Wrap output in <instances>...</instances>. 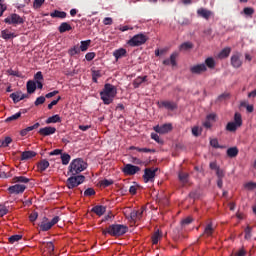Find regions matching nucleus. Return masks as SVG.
I'll return each mask as SVG.
<instances>
[{
	"mask_svg": "<svg viewBox=\"0 0 256 256\" xmlns=\"http://www.w3.org/2000/svg\"><path fill=\"white\" fill-rule=\"evenodd\" d=\"M4 23H7V25H23L25 19L19 16V14L13 13L4 19Z\"/></svg>",
	"mask_w": 256,
	"mask_h": 256,
	"instance_id": "0eeeda50",
	"label": "nucleus"
},
{
	"mask_svg": "<svg viewBox=\"0 0 256 256\" xmlns=\"http://www.w3.org/2000/svg\"><path fill=\"white\" fill-rule=\"evenodd\" d=\"M230 63L234 69H239L243 65V60H241V53L235 52L232 54Z\"/></svg>",
	"mask_w": 256,
	"mask_h": 256,
	"instance_id": "1a4fd4ad",
	"label": "nucleus"
},
{
	"mask_svg": "<svg viewBox=\"0 0 256 256\" xmlns=\"http://www.w3.org/2000/svg\"><path fill=\"white\" fill-rule=\"evenodd\" d=\"M26 88H27V93L29 95H32V93L37 90V83H35V81L33 80H29L26 84Z\"/></svg>",
	"mask_w": 256,
	"mask_h": 256,
	"instance_id": "a878e982",
	"label": "nucleus"
},
{
	"mask_svg": "<svg viewBox=\"0 0 256 256\" xmlns=\"http://www.w3.org/2000/svg\"><path fill=\"white\" fill-rule=\"evenodd\" d=\"M40 126H41V124L39 122H36L33 126H29V127L25 128V129H22L20 131L21 137H26L27 133H29V132H31V131H33L35 129H39Z\"/></svg>",
	"mask_w": 256,
	"mask_h": 256,
	"instance_id": "a211bd4d",
	"label": "nucleus"
},
{
	"mask_svg": "<svg viewBox=\"0 0 256 256\" xmlns=\"http://www.w3.org/2000/svg\"><path fill=\"white\" fill-rule=\"evenodd\" d=\"M147 43V36L144 34L134 35L129 41L128 45L130 47H141V45H145Z\"/></svg>",
	"mask_w": 256,
	"mask_h": 256,
	"instance_id": "423d86ee",
	"label": "nucleus"
},
{
	"mask_svg": "<svg viewBox=\"0 0 256 256\" xmlns=\"http://www.w3.org/2000/svg\"><path fill=\"white\" fill-rule=\"evenodd\" d=\"M178 179L181 183H188L189 182V174L187 172H179Z\"/></svg>",
	"mask_w": 256,
	"mask_h": 256,
	"instance_id": "473e14b6",
	"label": "nucleus"
},
{
	"mask_svg": "<svg viewBox=\"0 0 256 256\" xmlns=\"http://www.w3.org/2000/svg\"><path fill=\"white\" fill-rule=\"evenodd\" d=\"M73 27L68 22H62L58 27L59 33H67V31H72Z\"/></svg>",
	"mask_w": 256,
	"mask_h": 256,
	"instance_id": "5701e85b",
	"label": "nucleus"
},
{
	"mask_svg": "<svg viewBox=\"0 0 256 256\" xmlns=\"http://www.w3.org/2000/svg\"><path fill=\"white\" fill-rule=\"evenodd\" d=\"M93 195H95V189H93V188H87L84 191V196L85 197H93Z\"/></svg>",
	"mask_w": 256,
	"mask_h": 256,
	"instance_id": "8fccbe9b",
	"label": "nucleus"
},
{
	"mask_svg": "<svg viewBox=\"0 0 256 256\" xmlns=\"http://www.w3.org/2000/svg\"><path fill=\"white\" fill-rule=\"evenodd\" d=\"M216 175L218 179H223V177H225V172H223V170H221L220 168H217Z\"/></svg>",
	"mask_w": 256,
	"mask_h": 256,
	"instance_id": "774afa93",
	"label": "nucleus"
},
{
	"mask_svg": "<svg viewBox=\"0 0 256 256\" xmlns=\"http://www.w3.org/2000/svg\"><path fill=\"white\" fill-rule=\"evenodd\" d=\"M49 161H47V159H43L40 162H38L37 167H38V171L40 173H43L44 171H47V169H49Z\"/></svg>",
	"mask_w": 256,
	"mask_h": 256,
	"instance_id": "412c9836",
	"label": "nucleus"
},
{
	"mask_svg": "<svg viewBox=\"0 0 256 256\" xmlns=\"http://www.w3.org/2000/svg\"><path fill=\"white\" fill-rule=\"evenodd\" d=\"M205 71H207V66L203 63L190 67V73H192V75H201L202 73H205Z\"/></svg>",
	"mask_w": 256,
	"mask_h": 256,
	"instance_id": "f8f14e48",
	"label": "nucleus"
},
{
	"mask_svg": "<svg viewBox=\"0 0 256 256\" xmlns=\"http://www.w3.org/2000/svg\"><path fill=\"white\" fill-rule=\"evenodd\" d=\"M117 95V88L113 84H105L103 90L100 92V97L104 105H111L113 99Z\"/></svg>",
	"mask_w": 256,
	"mask_h": 256,
	"instance_id": "f257e3e1",
	"label": "nucleus"
},
{
	"mask_svg": "<svg viewBox=\"0 0 256 256\" xmlns=\"http://www.w3.org/2000/svg\"><path fill=\"white\" fill-rule=\"evenodd\" d=\"M146 210H147V206H142L140 210H136L138 215V220H141L143 218V213H145Z\"/></svg>",
	"mask_w": 256,
	"mask_h": 256,
	"instance_id": "864d4df0",
	"label": "nucleus"
},
{
	"mask_svg": "<svg viewBox=\"0 0 256 256\" xmlns=\"http://www.w3.org/2000/svg\"><path fill=\"white\" fill-rule=\"evenodd\" d=\"M51 123H61V116H59V114H56L46 119L47 125H51Z\"/></svg>",
	"mask_w": 256,
	"mask_h": 256,
	"instance_id": "7c9ffc66",
	"label": "nucleus"
},
{
	"mask_svg": "<svg viewBox=\"0 0 256 256\" xmlns=\"http://www.w3.org/2000/svg\"><path fill=\"white\" fill-rule=\"evenodd\" d=\"M162 107H165L168 111H175L177 109V104L171 101H163L161 103Z\"/></svg>",
	"mask_w": 256,
	"mask_h": 256,
	"instance_id": "bb28decb",
	"label": "nucleus"
},
{
	"mask_svg": "<svg viewBox=\"0 0 256 256\" xmlns=\"http://www.w3.org/2000/svg\"><path fill=\"white\" fill-rule=\"evenodd\" d=\"M86 61H93L95 59V52H88L85 55Z\"/></svg>",
	"mask_w": 256,
	"mask_h": 256,
	"instance_id": "680f3d73",
	"label": "nucleus"
},
{
	"mask_svg": "<svg viewBox=\"0 0 256 256\" xmlns=\"http://www.w3.org/2000/svg\"><path fill=\"white\" fill-rule=\"evenodd\" d=\"M61 218L59 216H55L50 222L47 221V217H44V221L40 224L41 231H49L53 227V225H57Z\"/></svg>",
	"mask_w": 256,
	"mask_h": 256,
	"instance_id": "6e6552de",
	"label": "nucleus"
},
{
	"mask_svg": "<svg viewBox=\"0 0 256 256\" xmlns=\"http://www.w3.org/2000/svg\"><path fill=\"white\" fill-rule=\"evenodd\" d=\"M92 213H95L96 215H98V217H101L102 215H105V211H107V207L103 206V205H97L94 206L91 209Z\"/></svg>",
	"mask_w": 256,
	"mask_h": 256,
	"instance_id": "f3484780",
	"label": "nucleus"
},
{
	"mask_svg": "<svg viewBox=\"0 0 256 256\" xmlns=\"http://www.w3.org/2000/svg\"><path fill=\"white\" fill-rule=\"evenodd\" d=\"M34 79L35 81H43V73L41 71H38L35 75H34Z\"/></svg>",
	"mask_w": 256,
	"mask_h": 256,
	"instance_id": "338daca9",
	"label": "nucleus"
},
{
	"mask_svg": "<svg viewBox=\"0 0 256 256\" xmlns=\"http://www.w3.org/2000/svg\"><path fill=\"white\" fill-rule=\"evenodd\" d=\"M251 231H252L251 226H247L246 229H245V239H250L251 238Z\"/></svg>",
	"mask_w": 256,
	"mask_h": 256,
	"instance_id": "69168bd1",
	"label": "nucleus"
},
{
	"mask_svg": "<svg viewBox=\"0 0 256 256\" xmlns=\"http://www.w3.org/2000/svg\"><path fill=\"white\" fill-rule=\"evenodd\" d=\"M197 15L203 19H206V21H209V19H211V15H213V12L205 8H200L197 10Z\"/></svg>",
	"mask_w": 256,
	"mask_h": 256,
	"instance_id": "dca6fc26",
	"label": "nucleus"
},
{
	"mask_svg": "<svg viewBox=\"0 0 256 256\" xmlns=\"http://www.w3.org/2000/svg\"><path fill=\"white\" fill-rule=\"evenodd\" d=\"M155 175H156L155 170H153L151 168H145L144 175H143L144 183L154 182L155 181Z\"/></svg>",
	"mask_w": 256,
	"mask_h": 256,
	"instance_id": "9d476101",
	"label": "nucleus"
},
{
	"mask_svg": "<svg viewBox=\"0 0 256 256\" xmlns=\"http://www.w3.org/2000/svg\"><path fill=\"white\" fill-rule=\"evenodd\" d=\"M45 247H46L49 255L53 256L55 253V245H53V242H47L45 244Z\"/></svg>",
	"mask_w": 256,
	"mask_h": 256,
	"instance_id": "ea45409f",
	"label": "nucleus"
},
{
	"mask_svg": "<svg viewBox=\"0 0 256 256\" xmlns=\"http://www.w3.org/2000/svg\"><path fill=\"white\" fill-rule=\"evenodd\" d=\"M21 239H23L22 235L16 234V235H12L9 238V243H17V241H21Z\"/></svg>",
	"mask_w": 256,
	"mask_h": 256,
	"instance_id": "09e8293b",
	"label": "nucleus"
},
{
	"mask_svg": "<svg viewBox=\"0 0 256 256\" xmlns=\"http://www.w3.org/2000/svg\"><path fill=\"white\" fill-rule=\"evenodd\" d=\"M210 145L214 149H223L224 147L219 145V140L217 138L210 139Z\"/></svg>",
	"mask_w": 256,
	"mask_h": 256,
	"instance_id": "c03bdc74",
	"label": "nucleus"
},
{
	"mask_svg": "<svg viewBox=\"0 0 256 256\" xmlns=\"http://www.w3.org/2000/svg\"><path fill=\"white\" fill-rule=\"evenodd\" d=\"M227 157H230V159H233L239 155V149L237 147H230L226 151Z\"/></svg>",
	"mask_w": 256,
	"mask_h": 256,
	"instance_id": "393cba45",
	"label": "nucleus"
},
{
	"mask_svg": "<svg viewBox=\"0 0 256 256\" xmlns=\"http://www.w3.org/2000/svg\"><path fill=\"white\" fill-rule=\"evenodd\" d=\"M135 149L136 151H139V153H155V150L149 149V148H139L135 146H131L130 150Z\"/></svg>",
	"mask_w": 256,
	"mask_h": 256,
	"instance_id": "4c0bfd02",
	"label": "nucleus"
},
{
	"mask_svg": "<svg viewBox=\"0 0 256 256\" xmlns=\"http://www.w3.org/2000/svg\"><path fill=\"white\" fill-rule=\"evenodd\" d=\"M125 55H127V50H125V48H120L113 52V56L115 57L116 61H119V59H123Z\"/></svg>",
	"mask_w": 256,
	"mask_h": 256,
	"instance_id": "4be33fe9",
	"label": "nucleus"
},
{
	"mask_svg": "<svg viewBox=\"0 0 256 256\" xmlns=\"http://www.w3.org/2000/svg\"><path fill=\"white\" fill-rule=\"evenodd\" d=\"M122 171L125 175H135L136 173H139V171H141V168L133 164H126Z\"/></svg>",
	"mask_w": 256,
	"mask_h": 256,
	"instance_id": "9b49d317",
	"label": "nucleus"
},
{
	"mask_svg": "<svg viewBox=\"0 0 256 256\" xmlns=\"http://www.w3.org/2000/svg\"><path fill=\"white\" fill-rule=\"evenodd\" d=\"M20 117H21V112H18L6 118L5 123H11V121H17V119H19Z\"/></svg>",
	"mask_w": 256,
	"mask_h": 256,
	"instance_id": "a18cd8bd",
	"label": "nucleus"
},
{
	"mask_svg": "<svg viewBox=\"0 0 256 256\" xmlns=\"http://www.w3.org/2000/svg\"><path fill=\"white\" fill-rule=\"evenodd\" d=\"M7 213H9V209L5 205H0V217H4Z\"/></svg>",
	"mask_w": 256,
	"mask_h": 256,
	"instance_id": "13d9d810",
	"label": "nucleus"
},
{
	"mask_svg": "<svg viewBox=\"0 0 256 256\" xmlns=\"http://www.w3.org/2000/svg\"><path fill=\"white\" fill-rule=\"evenodd\" d=\"M244 187L245 189H248V191H253V189H256V182H248Z\"/></svg>",
	"mask_w": 256,
	"mask_h": 256,
	"instance_id": "3c124183",
	"label": "nucleus"
},
{
	"mask_svg": "<svg viewBox=\"0 0 256 256\" xmlns=\"http://www.w3.org/2000/svg\"><path fill=\"white\" fill-rule=\"evenodd\" d=\"M171 131H173V124L171 123H166V124H163L161 126V134L162 135H165L167 133H171Z\"/></svg>",
	"mask_w": 256,
	"mask_h": 256,
	"instance_id": "c756f323",
	"label": "nucleus"
},
{
	"mask_svg": "<svg viewBox=\"0 0 256 256\" xmlns=\"http://www.w3.org/2000/svg\"><path fill=\"white\" fill-rule=\"evenodd\" d=\"M10 99H12L14 103H19V101H21V92H14L10 94Z\"/></svg>",
	"mask_w": 256,
	"mask_h": 256,
	"instance_id": "79ce46f5",
	"label": "nucleus"
},
{
	"mask_svg": "<svg viewBox=\"0 0 256 256\" xmlns=\"http://www.w3.org/2000/svg\"><path fill=\"white\" fill-rule=\"evenodd\" d=\"M50 17H52V19H65V17H67V12L55 10L54 12L50 13Z\"/></svg>",
	"mask_w": 256,
	"mask_h": 256,
	"instance_id": "cd10ccee",
	"label": "nucleus"
},
{
	"mask_svg": "<svg viewBox=\"0 0 256 256\" xmlns=\"http://www.w3.org/2000/svg\"><path fill=\"white\" fill-rule=\"evenodd\" d=\"M129 228L123 224H112L106 229L102 230L103 235H111V237H123Z\"/></svg>",
	"mask_w": 256,
	"mask_h": 256,
	"instance_id": "f03ea898",
	"label": "nucleus"
},
{
	"mask_svg": "<svg viewBox=\"0 0 256 256\" xmlns=\"http://www.w3.org/2000/svg\"><path fill=\"white\" fill-rule=\"evenodd\" d=\"M214 231L215 230L213 229V223H209L204 229V235H207V237H211Z\"/></svg>",
	"mask_w": 256,
	"mask_h": 256,
	"instance_id": "e433bc0d",
	"label": "nucleus"
},
{
	"mask_svg": "<svg viewBox=\"0 0 256 256\" xmlns=\"http://www.w3.org/2000/svg\"><path fill=\"white\" fill-rule=\"evenodd\" d=\"M205 66L208 67V69H215V59L213 57L206 58Z\"/></svg>",
	"mask_w": 256,
	"mask_h": 256,
	"instance_id": "f704fd0d",
	"label": "nucleus"
},
{
	"mask_svg": "<svg viewBox=\"0 0 256 256\" xmlns=\"http://www.w3.org/2000/svg\"><path fill=\"white\" fill-rule=\"evenodd\" d=\"M231 55V47H226L218 54V59H227Z\"/></svg>",
	"mask_w": 256,
	"mask_h": 256,
	"instance_id": "c85d7f7f",
	"label": "nucleus"
},
{
	"mask_svg": "<svg viewBox=\"0 0 256 256\" xmlns=\"http://www.w3.org/2000/svg\"><path fill=\"white\" fill-rule=\"evenodd\" d=\"M79 53H81V48L79 47V45H75L68 50V54L71 57H75V55H79Z\"/></svg>",
	"mask_w": 256,
	"mask_h": 256,
	"instance_id": "2f4dec72",
	"label": "nucleus"
},
{
	"mask_svg": "<svg viewBox=\"0 0 256 256\" xmlns=\"http://www.w3.org/2000/svg\"><path fill=\"white\" fill-rule=\"evenodd\" d=\"M243 13H244V15H247V17H253V14L255 13V9H253L251 7H245L243 9Z\"/></svg>",
	"mask_w": 256,
	"mask_h": 256,
	"instance_id": "49530a36",
	"label": "nucleus"
},
{
	"mask_svg": "<svg viewBox=\"0 0 256 256\" xmlns=\"http://www.w3.org/2000/svg\"><path fill=\"white\" fill-rule=\"evenodd\" d=\"M100 185L102 187H111V185H113V180L104 179L100 182Z\"/></svg>",
	"mask_w": 256,
	"mask_h": 256,
	"instance_id": "6e6d98bb",
	"label": "nucleus"
},
{
	"mask_svg": "<svg viewBox=\"0 0 256 256\" xmlns=\"http://www.w3.org/2000/svg\"><path fill=\"white\" fill-rule=\"evenodd\" d=\"M62 165H69V161H71V155L64 153L61 154Z\"/></svg>",
	"mask_w": 256,
	"mask_h": 256,
	"instance_id": "37998d69",
	"label": "nucleus"
},
{
	"mask_svg": "<svg viewBox=\"0 0 256 256\" xmlns=\"http://www.w3.org/2000/svg\"><path fill=\"white\" fill-rule=\"evenodd\" d=\"M145 81H147V76H138L136 79H134L132 85L134 89H139V87H141Z\"/></svg>",
	"mask_w": 256,
	"mask_h": 256,
	"instance_id": "6ab92c4d",
	"label": "nucleus"
},
{
	"mask_svg": "<svg viewBox=\"0 0 256 256\" xmlns=\"http://www.w3.org/2000/svg\"><path fill=\"white\" fill-rule=\"evenodd\" d=\"M87 169V162L83 160V158H76L71 161L68 167V175H79V173H83Z\"/></svg>",
	"mask_w": 256,
	"mask_h": 256,
	"instance_id": "7ed1b4c3",
	"label": "nucleus"
},
{
	"mask_svg": "<svg viewBox=\"0 0 256 256\" xmlns=\"http://www.w3.org/2000/svg\"><path fill=\"white\" fill-rule=\"evenodd\" d=\"M159 239H161V232L159 231V229L154 232V234L152 235V245H157L159 243Z\"/></svg>",
	"mask_w": 256,
	"mask_h": 256,
	"instance_id": "c9c22d12",
	"label": "nucleus"
},
{
	"mask_svg": "<svg viewBox=\"0 0 256 256\" xmlns=\"http://www.w3.org/2000/svg\"><path fill=\"white\" fill-rule=\"evenodd\" d=\"M192 135H194V137H199V135H201V129L199 126H194L192 128Z\"/></svg>",
	"mask_w": 256,
	"mask_h": 256,
	"instance_id": "4d7b16f0",
	"label": "nucleus"
},
{
	"mask_svg": "<svg viewBox=\"0 0 256 256\" xmlns=\"http://www.w3.org/2000/svg\"><path fill=\"white\" fill-rule=\"evenodd\" d=\"M43 3H45V0H34V3H33L34 9H41Z\"/></svg>",
	"mask_w": 256,
	"mask_h": 256,
	"instance_id": "603ef678",
	"label": "nucleus"
},
{
	"mask_svg": "<svg viewBox=\"0 0 256 256\" xmlns=\"http://www.w3.org/2000/svg\"><path fill=\"white\" fill-rule=\"evenodd\" d=\"M231 97V94L229 93H223L220 96H218V101H227Z\"/></svg>",
	"mask_w": 256,
	"mask_h": 256,
	"instance_id": "bf43d9fd",
	"label": "nucleus"
},
{
	"mask_svg": "<svg viewBox=\"0 0 256 256\" xmlns=\"http://www.w3.org/2000/svg\"><path fill=\"white\" fill-rule=\"evenodd\" d=\"M189 49H193V43L184 42L180 45V51H189Z\"/></svg>",
	"mask_w": 256,
	"mask_h": 256,
	"instance_id": "a19ab883",
	"label": "nucleus"
},
{
	"mask_svg": "<svg viewBox=\"0 0 256 256\" xmlns=\"http://www.w3.org/2000/svg\"><path fill=\"white\" fill-rule=\"evenodd\" d=\"M177 57H179V53L173 52L170 55V58L163 61V65H170L171 67H177Z\"/></svg>",
	"mask_w": 256,
	"mask_h": 256,
	"instance_id": "2eb2a0df",
	"label": "nucleus"
},
{
	"mask_svg": "<svg viewBox=\"0 0 256 256\" xmlns=\"http://www.w3.org/2000/svg\"><path fill=\"white\" fill-rule=\"evenodd\" d=\"M130 219L131 221H137L139 220V216L137 214V210H133L131 213H130Z\"/></svg>",
	"mask_w": 256,
	"mask_h": 256,
	"instance_id": "e2e57ef3",
	"label": "nucleus"
},
{
	"mask_svg": "<svg viewBox=\"0 0 256 256\" xmlns=\"http://www.w3.org/2000/svg\"><path fill=\"white\" fill-rule=\"evenodd\" d=\"M82 183H85V176L72 175L67 179L66 187H68V189H75V187H79Z\"/></svg>",
	"mask_w": 256,
	"mask_h": 256,
	"instance_id": "20e7f679",
	"label": "nucleus"
},
{
	"mask_svg": "<svg viewBox=\"0 0 256 256\" xmlns=\"http://www.w3.org/2000/svg\"><path fill=\"white\" fill-rule=\"evenodd\" d=\"M241 125H243V119L241 118V114L235 113L234 122L227 123L226 131H229L230 133H235V131H237V128L241 127Z\"/></svg>",
	"mask_w": 256,
	"mask_h": 256,
	"instance_id": "39448f33",
	"label": "nucleus"
},
{
	"mask_svg": "<svg viewBox=\"0 0 256 256\" xmlns=\"http://www.w3.org/2000/svg\"><path fill=\"white\" fill-rule=\"evenodd\" d=\"M1 37L2 39H5V41H9V39H15L17 35L15 33L9 32L8 29H5L1 31Z\"/></svg>",
	"mask_w": 256,
	"mask_h": 256,
	"instance_id": "b1692460",
	"label": "nucleus"
},
{
	"mask_svg": "<svg viewBox=\"0 0 256 256\" xmlns=\"http://www.w3.org/2000/svg\"><path fill=\"white\" fill-rule=\"evenodd\" d=\"M4 143V147H9L11 143H13V139L9 136L5 137V139L2 140Z\"/></svg>",
	"mask_w": 256,
	"mask_h": 256,
	"instance_id": "052dcab7",
	"label": "nucleus"
},
{
	"mask_svg": "<svg viewBox=\"0 0 256 256\" xmlns=\"http://www.w3.org/2000/svg\"><path fill=\"white\" fill-rule=\"evenodd\" d=\"M89 45H91V40H85L80 42V51L85 52L89 49Z\"/></svg>",
	"mask_w": 256,
	"mask_h": 256,
	"instance_id": "58836bf2",
	"label": "nucleus"
},
{
	"mask_svg": "<svg viewBox=\"0 0 256 256\" xmlns=\"http://www.w3.org/2000/svg\"><path fill=\"white\" fill-rule=\"evenodd\" d=\"M191 223H193V218L191 216H188L181 221V227H187V225H191Z\"/></svg>",
	"mask_w": 256,
	"mask_h": 256,
	"instance_id": "de8ad7c7",
	"label": "nucleus"
},
{
	"mask_svg": "<svg viewBox=\"0 0 256 256\" xmlns=\"http://www.w3.org/2000/svg\"><path fill=\"white\" fill-rule=\"evenodd\" d=\"M56 132L57 128L51 126L40 128L38 131L39 135H42V137H49V135H55Z\"/></svg>",
	"mask_w": 256,
	"mask_h": 256,
	"instance_id": "4468645a",
	"label": "nucleus"
},
{
	"mask_svg": "<svg viewBox=\"0 0 256 256\" xmlns=\"http://www.w3.org/2000/svg\"><path fill=\"white\" fill-rule=\"evenodd\" d=\"M13 183H29V178L25 177V176H15L12 179Z\"/></svg>",
	"mask_w": 256,
	"mask_h": 256,
	"instance_id": "72a5a7b5",
	"label": "nucleus"
},
{
	"mask_svg": "<svg viewBox=\"0 0 256 256\" xmlns=\"http://www.w3.org/2000/svg\"><path fill=\"white\" fill-rule=\"evenodd\" d=\"M25 189H27V186L24 184H15L13 186H10L8 188L9 193L19 195L20 193H25Z\"/></svg>",
	"mask_w": 256,
	"mask_h": 256,
	"instance_id": "ddd939ff",
	"label": "nucleus"
},
{
	"mask_svg": "<svg viewBox=\"0 0 256 256\" xmlns=\"http://www.w3.org/2000/svg\"><path fill=\"white\" fill-rule=\"evenodd\" d=\"M43 103H45V97L44 96H40L38 97L35 102H34V105L36 107H39V105H43Z\"/></svg>",
	"mask_w": 256,
	"mask_h": 256,
	"instance_id": "5fc2aeb1",
	"label": "nucleus"
},
{
	"mask_svg": "<svg viewBox=\"0 0 256 256\" xmlns=\"http://www.w3.org/2000/svg\"><path fill=\"white\" fill-rule=\"evenodd\" d=\"M37 217H39V213H37V212H32V213L29 215V219H30L31 223L37 221Z\"/></svg>",
	"mask_w": 256,
	"mask_h": 256,
	"instance_id": "0e129e2a",
	"label": "nucleus"
},
{
	"mask_svg": "<svg viewBox=\"0 0 256 256\" xmlns=\"http://www.w3.org/2000/svg\"><path fill=\"white\" fill-rule=\"evenodd\" d=\"M33 157H37V152H35V151H24L21 154V161H28V159H33Z\"/></svg>",
	"mask_w": 256,
	"mask_h": 256,
	"instance_id": "aec40b11",
	"label": "nucleus"
}]
</instances>
